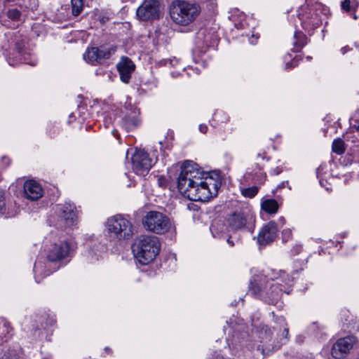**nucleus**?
<instances>
[{"instance_id": "c756f323", "label": "nucleus", "mask_w": 359, "mask_h": 359, "mask_svg": "<svg viewBox=\"0 0 359 359\" xmlns=\"http://www.w3.org/2000/svg\"><path fill=\"white\" fill-rule=\"evenodd\" d=\"M256 351H257V352H259V353H260L262 355H264V356L266 355V353H265V350H264V348L263 346H262V345H261V344H258V345H257V346H256Z\"/></svg>"}, {"instance_id": "2f4dec72", "label": "nucleus", "mask_w": 359, "mask_h": 359, "mask_svg": "<svg viewBox=\"0 0 359 359\" xmlns=\"http://www.w3.org/2000/svg\"><path fill=\"white\" fill-rule=\"evenodd\" d=\"M199 130L200 132H201L202 133H206L207 131H208V126L205 124H201L199 126Z\"/></svg>"}, {"instance_id": "a211bd4d", "label": "nucleus", "mask_w": 359, "mask_h": 359, "mask_svg": "<svg viewBox=\"0 0 359 359\" xmlns=\"http://www.w3.org/2000/svg\"><path fill=\"white\" fill-rule=\"evenodd\" d=\"M139 114L134 111L123 118V126L127 131L133 130L140 126L141 121L138 117Z\"/></svg>"}, {"instance_id": "1a4fd4ad", "label": "nucleus", "mask_w": 359, "mask_h": 359, "mask_svg": "<svg viewBox=\"0 0 359 359\" xmlns=\"http://www.w3.org/2000/svg\"><path fill=\"white\" fill-rule=\"evenodd\" d=\"M133 169L139 175H144L151 168V159L144 150L136 151L132 157Z\"/></svg>"}, {"instance_id": "393cba45", "label": "nucleus", "mask_w": 359, "mask_h": 359, "mask_svg": "<svg viewBox=\"0 0 359 359\" xmlns=\"http://www.w3.org/2000/svg\"><path fill=\"white\" fill-rule=\"evenodd\" d=\"M6 15L9 19L18 21L20 19L21 12L17 8L9 9L6 13Z\"/></svg>"}, {"instance_id": "6ab92c4d", "label": "nucleus", "mask_w": 359, "mask_h": 359, "mask_svg": "<svg viewBox=\"0 0 359 359\" xmlns=\"http://www.w3.org/2000/svg\"><path fill=\"white\" fill-rule=\"evenodd\" d=\"M280 204L273 198H263L261 202V209L269 215L276 214L279 209Z\"/></svg>"}, {"instance_id": "5701e85b", "label": "nucleus", "mask_w": 359, "mask_h": 359, "mask_svg": "<svg viewBox=\"0 0 359 359\" xmlns=\"http://www.w3.org/2000/svg\"><path fill=\"white\" fill-rule=\"evenodd\" d=\"M0 359H18V355L15 350L8 348L0 352Z\"/></svg>"}, {"instance_id": "79ce46f5", "label": "nucleus", "mask_w": 359, "mask_h": 359, "mask_svg": "<svg viewBox=\"0 0 359 359\" xmlns=\"http://www.w3.org/2000/svg\"><path fill=\"white\" fill-rule=\"evenodd\" d=\"M276 296H277V294H271V297H272L273 299H274Z\"/></svg>"}, {"instance_id": "f8f14e48", "label": "nucleus", "mask_w": 359, "mask_h": 359, "mask_svg": "<svg viewBox=\"0 0 359 359\" xmlns=\"http://www.w3.org/2000/svg\"><path fill=\"white\" fill-rule=\"evenodd\" d=\"M76 215L74 207L71 205H65L60 207V215L57 226L59 228L70 227L76 224Z\"/></svg>"}, {"instance_id": "aec40b11", "label": "nucleus", "mask_w": 359, "mask_h": 359, "mask_svg": "<svg viewBox=\"0 0 359 359\" xmlns=\"http://www.w3.org/2000/svg\"><path fill=\"white\" fill-rule=\"evenodd\" d=\"M294 36L296 41L293 43V51H299L306 44L307 38L306 35L299 32L295 33Z\"/></svg>"}, {"instance_id": "473e14b6", "label": "nucleus", "mask_w": 359, "mask_h": 359, "mask_svg": "<svg viewBox=\"0 0 359 359\" xmlns=\"http://www.w3.org/2000/svg\"><path fill=\"white\" fill-rule=\"evenodd\" d=\"M23 46H24L22 44H20L18 43L16 44V48L18 49V53L20 54L22 53Z\"/></svg>"}, {"instance_id": "ddd939ff", "label": "nucleus", "mask_w": 359, "mask_h": 359, "mask_svg": "<svg viewBox=\"0 0 359 359\" xmlns=\"http://www.w3.org/2000/svg\"><path fill=\"white\" fill-rule=\"evenodd\" d=\"M277 225L275 222H269L259 231L257 241L262 245H266L273 242L277 236Z\"/></svg>"}, {"instance_id": "e433bc0d", "label": "nucleus", "mask_w": 359, "mask_h": 359, "mask_svg": "<svg viewBox=\"0 0 359 359\" xmlns=\"http://www.w3.org/2000/svg\"><path fill=\"white\" fill-rule=\"evenodd\" d=\"M285 184V182H282L281 184L278 185L277 188L280 189L284 187ZM286 184L288 185V182H286Z\"/></svg>"}, {"instance_id": "7ed1b4c3", "label": "nucleus", "mask_w": 359, "mask_h": 359, "mask_svg": "<svg viewBox=\"0 0 359 359\" xmlns=\"http://www.w3.org/2000/svg\"><path fill=\"white\" fill-rule=\"evenodd\" d=\"M138 262L143 265L152 262L160 252L161 244L155 236H142L132 247Z\"/></svg>"}, {"instance_id": "20e7f679", "label": "nucleus", "mask_w": 359, "mask_h": 359, "mask_svg": "<svg viewBox=\"0 0 359 359\" xmlns=\"http://www.w3.org/2000/svg\"><path fill=\"white\" fill-rule=\"evenodd\" d=\"M106 226L111 236L118 240L129 239L133 235L132 222L122 215H116L109 218Z\"/></svg>"}, {"instance_id": "9b49d317", "label": "nucleus", "mask_w": 359, "mask_h": 359, "mask_svg": "<svg viewBox=\"0 0 359 359\" xmlns=\"http://www.w3.org/2000/svg\"><path fill=\"white\" fill-rule=\"evenodd\" d=\"M70 250L71 246L66 241L55 243L48 250L47 259L52 262L61 261L68 257Z\"/></svg>"}, {"instance_id": "cd10ccee", "label": "nucleus", "mask_w": 359, "mask_h": 359, "mask_svg": "<svg viewBox=\"0 0 359 359\" xmlns=\"http://www.w3.org/2000/svg\"><path fill=\"white\" fill-rule=\"evenodd\" d=\"M0 213H5V198L1 191H0Z\"/></svg>"}, {"instance_id": "9d476101", "label": "nucleus", "mask_w": 359, "mask_h": 359, "mask_svg": "<svg viewBox=\"0 0 359 359\" xmlns=\"http://www.w3.org/2000/svg\"><path fill=\"white\" fill-rule=\"evenodd\" d=\"M355 343V339L353 336H348L339 339L333 345L331 354L336 359H341L346 356Z\"/></svg>"}, {"instance_id": "a19ab883", "label": "nucleus", "mask_w": 359, "mask_h": 359, "mask_svg": "<svg viewBox=\"0 0 359 359\" xmlns=\"http://www.w3.org/2000/svg\"><path fill=\"white\" fill-rule=\"evenodd\" d=\"M356 147L358 148V150L356 151V152H357L358 158L359 159V145H357Z\"/></svg>"}, {"instance_id": "0eeeda50", "label": "nucleus", "mask_w": 359, "mask_h": 359, "mask_svg": "<svg viewBox=\"0 0 359 359\" xmlns=\"http://www.w3.org/2000/svg\"><path fill=\"white\" fill-rule=\"evenodd\" d=\"M136 15L140 20L149 21L159 19L160 4L158 0H144L137 9Z\"/></svg>"}, {"instance_id": "c9c22d12", "label": "nucleus", "mask_w": 359, "mask_h": 359, "mask_svg": "<svg viewBox=\"0 0 359 359\" xmlns=\"http://www.w3.org/2000/svg\"><path fill=\"white\" fill-rule=\"evenodd\" d=\"M227 243H228L231 246H232V247H233V246H234V245H235V244H234V243H233V241L232 240H231V238H229L227 239Z\"/></svg>"}, {"instance_id": "f257e3e1", "label": "nucleus", "mask_w": 359, "mask_h": 359, "mask_svg": "<svg viewBox=\"0 0 359 359\" xmlns=\"http://www.w3.org/2000/svg\"><path fill=\"white\" fill-rule=\"evenodd\" d=\"M200 170L198 164L185 161L177 177V189L185 198L193 201H207L215 197L221 186L219 172L207 174Z\"/></svg>"}, {"instance_id": "a878e982", "label": "nucleus", "mask_w": 359, "mask_h": 359, "mask_svg": "<svg viewBox=\"0 0 359 359\" xmlns=\"http://www.w3.org/2000/svg\"><path fill=\"white\" fill-rule=\"evenodd\" d=\"M351 3V0H344L341 4V8L346 12L351 11L352 9Z\"/></svg>"}, {"instance_id": "b1692460", "label": "nucleus", "mask_w": 359, "mask_h": 359, "mask_svg": "<svg viewBox=\"0 0 359 359\" xmlns=\"http://www.w3.org/2000/svg\"><path fill=\"white\" fill-rule=\"evenodd\" d=\"M259 188L256 186H254L243 189L241 193L245 197L252 198L257 194Z\"/></svg>"}, {"instance_id": "bb28decb", "label": "nucleus", "mask_w": 359, "mask_h": 359, "mask_svg": "<svg viewBox=\"0 0 359 359\" xmlns=\"http://www.w3.org/2000/svg\"><path fill=\"white\" fill-rule=\"evenodd\" d=\"M292 238V232L290 229L284 230L282 232V239L283 242H287Z\"/></svg>"}, {"instance_id": "f3484780", "label": "nucleus", "mask_w": 359, "mask_h": 359, "mask_svg": "<svg viewBox=\"0 0 359 359\" xmlns=\"http://www.w3.org/2000/svg\"><path fill=\"white\" fill-rule=\"evenodd\" d=\"M266 283V276L262 274L255 275L250 280L249 287L250 291H251L255 296L262 297L264 292L263 285Z\"/></svg>"}, {"instance_id": "f03ea898", "label": "nucleus", "mask_w": 359, "mask_h": 359, "mask_svg": "<svg viewBox=\"0 0 359 359\" xmlns=\"http://www.w3.org/2000/svg\"><path fill=\"white\" fill-rule=\"evenodd\" d=\"M201 11L198 4L184 0H174L169 6L172 20L181 26H187L193 22L200 14Z\"/></svg>"}, {"instance_id": "ea45409f", "label": "nucleus", "mask_w": 359, "mask_h": 359, "mask_svg": "<svg viewBox=\"0 0 359 359\" xmlns=\"http://www.w3.org/2000/svg\"><path fill=\"white\" fill-rule=\"evenodd\" d=\"M215 359H226V358H224V357H222V356L217 355V356L215 358Z\"/></svg>"}, {"instance_id": "4468645a", "label": "nucleus", "mask_w": 359, "mask_h": 359, "mask_svg": "<svg viewBox=\"0 0 359 359\" xmlns=\"http://www.w3.org/2000/svg\"><path fill=\"white\" fill-rule=\"evenodd\" d=\"M120 74L121 80L128 83L131 79V74L135 71V65L133 62L127 57H123L121 60L116 65Z\"/></svg>"}, {"instance_id": "423d86ee", "label": "nucleus", "mask_w": 359, "mask_h": 359, "mask_svg": "<svg viewBox=\"0 0 359 359\" xmlns=\"http://www.w3.org/2000/svg\"><path fill=\"white\" fill-rule=\"evenodd\" d=\"M323 9V5L318 0H306L297 11V15L304 26L317 27L320 25L318 12Z\"/></svg>"}, {"instance_id": "37998d69", "label": "nucleus", "mask_w": 359, "mask_h": 359, "mask_svg": "<svg viewBox=\"0 0 359 359\" xmlns=\"http://www.w3.org/2000/svg\"><path fill=\"white\" fill-rule=\"evenodd\" d=\"M354 19H357V16L355 15H353Z\"/></svg>"}, {"instance_id": "f704fd0d", "label": "nucleus", "mask_w": 359, "mask_h": 359, "mask_svg": "<svg viewBox=\"0 0 359 359\" xmlns=\"http://www.w3.org/2000/svg\"><path fill=\"white\" fill-rule=\"evenodd\" d=\"M302 248L301 245H296L295 246V251H296L297 253L300 252L302 251Z\"/></svg>"}, {"instance_id": "6e6552de", "label": "nucleus", "mask_w": 359, "mask_h": 359, "mask_svg": "<svg viewBox=\"0 0 359 359\" xmlns=\"http://www.w3.org/2000/svg\"><path fill=\"white\" fill-rule=\"evenodd\" d=\"M115 51L116 48L114 47H93L87 49L83 54V59L92 65L100 64L102 60L109 58Z\"/></svg>"}, {"instance_id": "39448f33", "label": "nucleus", "mask_w": 359, "mask_h": 359, "mask_svg": "<svg viewBox=\"0 0 359 359\" xmlns=\"http://www.w3.org/2000/svg\"><path fill=\"white\" fill-rule=\"evenodd\" d=\"M144 227L149 231L163 234L173 229L168 217L158 211H149L142 219Z\"/></svg>"}, {"instance_id": "c03bdc74", "label": "nucleus", "mask_w": 359, "mask_h": 359, "mask_svg": "<svg viewBox=\"0 0 359 359\" xmlns=\"http://www.w3.org/2000/svg\"><path fill=\"white\" fill-rule=\"evenodd\" d=\"M12 216H14V215H12ZM7 217H11V215H8Z\"/></svg>"}, {"instance_id": "72a5a7b5", "label": "nucleus", "mask_w": 359, "mask_h": 359, "mask_svg": "<svg viewBox=\"0 0 359 359\" xmlns=\"http://www.w3.org/2000/svg\"><path fill=\"white\" fill-rule=\"evenodd\" d=\"M323 170V166L322 165H320L317 170H316V174H317V177H319V175L320 174V171Z\"/></svg>"}, {"instance_id": "c85d7f7f", "label": "nucleus", "mask_w": 359, "mask_h": 359, "mask_svg": "<svg viewBox=\"0 0 359 359\" xmlns=\"http://www.w3.org/2000/svg\"><path fill=\"white\" fill-rule=\"evenodd\" d=\"M351 125L353 128L359 131V117H354L351 120Z\"/></svg>"}, {"instance_id": "412c9836", "label": "nucleus", "mask_w": 359, "mask_h": 359, "mask_svg": "<svg viewBox=\"0 0 359 359\" xmlns=\"http://www.w3.org/2000/svg\"><path fill=\"white\" fill-rule=\"evenodd\" d=\"M332 151L338 155H341L345 152L344 142L340 139H336L333 141L332 145Z\"/></svg>"}, {"instance_id": "58836bf2", "label": "nucleus", "mask_w": 359, "mask_h": 359, "mask_svg": "<svg viewBox=\"0 0 359 359\" xmlns=\"http://www.w3.org/2000/svg\"><path fill=\"white\" fill-rule=\"evenodd\" d=\"M291 67V64H290V61H287L286 62V68H290Z\"/></svg>"}, {"instance_id": "4be33fe9", "label": "nucleus", "mask_w": 359, "mask_h": 359, "mask_svg": "<svg viewBox=\"0 0 359 359\" xmlns=\"http://www.w3.org/2000/svg\"><path fill=\"white\" fill-rule=\"evenodd\" d=\"M72 13L74 16H78L82 12L83 8V0H71Z\"/></svg>"}, {"instance_id": "dca6fc26", "label": "nucleus", "mask_w": 359, "mask_h": 359, "mask_svg": "<svg viewBox=\"0 0 359 359\" xmlns=\"http://www.w3.org/2000/svg\"><path fill=\"white\" fill-rule=\"evenodd\" d=\"M229 227L233 231L241 230L247 224V217L244 212H235L227 219Z\"/></svg>"}, {"instance_id": "4c0bfd02", "label": "nucleus", "mask_w": 359, "mask_h": 359, "mask_svg": "<svg viewBox=\"0 0 359 359\" xmlns=\"http://www.w3.org/2000/svg\"><path fill=\"white\" fill-rule=\"evenodd\" d=\"M284 332H285V336L287 338L289 336V329L288 328L285 329Z\"/></svg>"}, {"instance_id": "2eb2a0df", "label": "nucleus", "mask_w": 359, "mask_h": 359, "mask_svg": "<svg viewBox=\"0 0 359 359\" xmlns=\"http://www.w3.org/2000/svg\"><path fill=\"white\" fill-rule=\"evenodd\" d=\"M25 197L31 201H37L43 196L41 186L34 180H27L24 184Z\"/></svg>"}, {"instance_id": "7c9ffc66", "label": "nucleus", "mask_w": 359, "mask_h": 359, "mask_svg": "<svg viewBox=\"0 0 359 359\" xmlns=\"http://www.w3.org/2000/svg\"><path fill=\"white\" fill-rule=\"evenodd\" d=\"M351 5L352 8L351 11L356 10L359 5L358 1L357 0H351Z\"/></svg>"}]
</instances>
